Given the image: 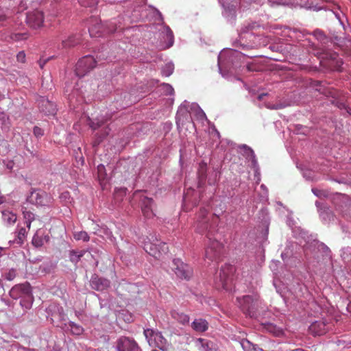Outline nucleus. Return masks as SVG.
I'll return each instance as SVG.
<instances>
[{"label": "nucleus", "instance_id": "obj_18", "mask_svg": "<svg viewBox=\"0 0 351 351\" xmlns=\"http://www.w3.org/2000/svg\"><path fill=\"white\" fill-rule=\"evenodd\" d=\"M330 56V66L331 69L334 71H341L343 61L339 58V56L336 53H332L329 55Z\"/></svg>", "mask_w": 351, "mask_h": 351}, {"label": "nucleus", "instance_id": "obj_5", "mask_svg": "<svg viewBox=\"0 0 351 351\" xmlns=\"http://www.w3.org/2000/svg\"><path fill=\"white\" fill-rule=\"evenodd\" d=\"M144 335L151 346L157 347L162 351L167 350V340L160 332L152 329L144 330Z\"/></svg>", "mask_w": 351, "mask_h": 351}, {"label": "nucleus", "instance_id": "obj_51", "mask_svg": "<svg viewBox=\"0 0 351 351\" xmlns=\"http://www.w3.org/2000/svg\"><path fill=\"white\" fill-rule=\"evenodd\" d=\"M3 201H4L3 197L0 196V204H2L3 202Z\"/></svg>", "mask_w": 351, "mask_h": 351}, {"label": "nucleus", "instance_id": "obj_59", "mask_svg": "<svg viewBox=\"0 0 351 351\" xmlns=\"http://www.w3.org/2000/svg\"><path fill=\"white\" fill-rule=\"evenodd\" d=\"M214 216H215V217H217V218L219 217L217 215H215Z\"/></svg>", "mask_w": 351, "mask_h": 351}, {"label": "nucleus", "instance_id": "obj_3", "mask_svg": "<svg viewBox=\"0 0 351 351\" xmlns=\"http://www.w3.org/2000/svg\"><path fill=\"white\" fill-rule=\"evenodd\" d=\"M243 311L250 317H256L258 307L259 306V295L257 294L253 295H244L239 300Z\"/></svg>", "mask_w": 351, "mask_h": 351}, {"label": "nucleus", "instance_id": "obj_34", "mask_svg": "<svg viewBox=\"0 0 351 351\" xmlns=\"http://www.w3.org/2000/svg\"><path fill=\"white\" fill-rule=\"evenodd\" d=\"M74 238L76 240H82L84 241H88L89 240V236L85 231H80L74 234Z\"/></svg>", "mask_w": 351, "mask_h": 351}, {"label": "nucleus", "instance_id": "obj_42", "mask_svg": "<svg viewBox=\"0 0 351 351\" xmlns=\"http://www.w3.org/2000/svg\"><path fill=\"white\" fill-rule=\"evenodd\" d=\"M167 71H163L166 76H169L173 73V66L171 65H167Z\"/></svg>", "mask_w": 351, "mask_h": 351}, {"label": "nucleus", "instance_id": "obj_11", "mask_svg": "<svg viewBox=\"0 0 351 351\" xmlns=\"http://www.w3.org/2000/svg\"><path fill=\"white\" fill-rule=\"evenodd\" d=\"M141 208L143 215L147 218H152L155 215L154 213V204L152 198L147 196H142L141 198Z\"/></svg>", "mask_w": 351, "mask_h": 351}, {"label": "nucleus", "instance_id": "obj_7", "mask_svg": "<svg viewBox=\"0 0 351 351\" xmlns=\"http://www.w3.org/2000/svg\"><path fill=\"white\" fill-rule=\"evenodd\" d=\"M173 270L178 277L189 280L193 275L192 268L180 259H175L173 262Z\"/></svg>", "mask_w": 351, "mask_h": 351}, {"label": "nucleus", "instance_id": "obj_19", "mask_svg": "<svg viewBox=\"0 0 351 351\" xmlns=\"http://www.w3.org/2000/svg\"><path fill=\"white\" fill-rule=\"evenodd\" d=\"M118 351H132V341L129 338L121 337L117 344Z\"/></svg>", "mask_w": 351, "mask_h": 351}, {"label": "nucleus", "instance_id": "obj_55", "mask_svg": "<svg viewBox=\"0 0 351 351\" xmlns=\"http://www.w3.org/2000/svg\"><path fill=\"white\" fill-rule=\"evenodd\" d=\"M263 95H260L258 96V99H262V97H263Z\"/></svg>", "mask_w": 351, "mask_h": 351}, {"label": "nucleus", "instance_id": "obj_4", "mask_svg": "<svg viewBox=\"0 0 351 351\" xmlns=\"http://www.w3.org/2000/svg\"><path fill=\"white\" fill-rule=\"evenodd\" d=\"M27 202L37 206H49L52 204V197L44 191L34 189L27 197Z\"/></svg>", "mask_w": 351, "mask_h": 351}, {"label": "nucleus", "instance_id": "obj_32", "mask_svg": "<svg viewBox=\"0 0 351 351\" xmlns=\"http://www.w3.org/2000/svg\"><path fill=\"white\" fill-rule=\"evenodd\" d=\"M23 217L25 219L27 227L29 229L32 221L34 220V215L30 211H23Z\"/></svg>", "mask_w": 351, "mask_h": 351}, {"label": "nucleus", "instance_id": "obj_24", "mask_svg": "<svg viewBox=\"0 0 351 351\" xmlns=\"http://www.w3.org/2000/svg\"><path fill=\"white\" fill-rule=\"evenodd\" d=\"M263 325L267 330L271 333H273L276 336H279L282 333L280 328H278L272 323H264Z\"/></svg>", "mask_w": 351, "mask_h": 351}, {"label": "nucleus", "instance_id": "obj_28", "mask_svg": "<svg viewBox=\"0 0 351 351\" xmlns=\"http://www.w3.org/2000/svg\"><path fill=\"white\" fill-rule=\"evenodd\" d=\"M242 148L243 149L245 156L247 158L252 160V162L253 163H255L256 159H255V154H254V151L250 147L247 146L246 145H243L242 146Z\"/></svg>", "mask_w": 351, "mask_h": 351}, {"label": "nucleus", "instance_id": "obj_26", "mask_svg": "<svg viewBox=\"0 0 351 351\" xmlns=\"http://www.w3.org/2000/svg\"><path fill=\"white\" fill-rule=\"evenodd\" d=\"M104 25L105 35L113 33L117 30V23L115 21L107 22Z\"/></svg>", "mask_w": 351, "mask_h": 351}, {"label": "nucleus", "instance_id": "obj_16", "mask_svg": "<svg viewBox=\"0 0 351 351\" xmlns=\"http://www.w3.org/2000/svg\"><path fill=\"white\" fill-rule=\"evenodd\" d=\"M192 328L197 332H203L208 330V323L203 319H195L191 324Z\"/></svg>", "mask_w": 351, "mask_h": 351}, {"label": "nucleus", "instance_id": "obj_1", "mask_svg": "<svg viewBox=\"0 0 351 351\" xmlns=\"http://www.w3.org/2000/svg\"><path fill=\"white\" fill-rule=\"evenodd\" d=\"M208 213V211L206 208H203L199 210L197 215L196 228L199 233L207 232L206 237L208 239V243L205 250L206 258L217 263L221 256L223 246L218 241L211 238L213 231L207 218Z\"/></svg>", "mask_w": 351, "mask_h": 351}, {"label": "nucleus", "instance_id": "obj_39", "mask_svg": "<svg viewBox=\"0 0 351 351\" xmlns=\"http://www.w3.org/2000/svg\"><path fill=\"white\" fill-rule=\"evenodd\" d=\"M60 199H61V201H62L65 203L70 202V199H71L70 193L69 191L62 192L60 195Z\"/></svg>", "mask_w": 351, "mask_h": 351}, {"label": "nucleus", "instance_id": "obj_58", "mask_svg": "<svg viewBox=\"0 0 351 351\" xmlns=\"http://www.w3.org/2000/svg\"><path fill=\"white\" fill-rule=\"evenodd\" d=\"M186 197H184V202H186Z\"/></svg>", "mask_w": 351, "mask_h": 351}, {"label": "nucleus", "instance_id": "obj_35", "mask_svg": "<svg viewBox=\"0 0 351 351\" xmlns=\"http://www.w3.org/2000/svg\"><path fill=\"white\" fill-rule=\"evenodd\" d=\"M17 275L16 270L14 269H10L4 274L5 279L8 280H13Z\"/></svg>", "mask_w": 351, "mask_h": 351}, {"label": "nucleus", "instance_id": "obj_36", "mask_svg": "<svg viewBox=\"0 0 351 351\" xmlns=\"http://www.w3.org/2000/svg\"><path fill=\"white\" fill-rule=\"evenodd\" d=\"M162 90L167 95H172L174 94V89L170 84H163L162 85Z\"/></svg>", "mask_w": 351, "mask_h": 351}, {"label": "nucleus", "instance_id": "obj_45", "mask_svg": "<svg viewBox=\"0 0 351 351\" xmlns=\"http://www.w3.org/2000/svg\"><path fill=\"white\" fill-rule=\"evenodd\" d=\"M133 351H141L137 343L133 340Z\"/></svg>", "mask_w": 351, "mask_h": 351}, {"label": "nucleus", "instance_id": "obj_41", "mask_svg": "<svg viewBox=\"0 0 351 351\" xmlns=\"http://www.w3.org/2000/svg\"><path fill=\"white\" fill-rule=\"evenodd\" d=\"M33 132H34V134L36 137H40V136H42L43 135V130L40 128L38 127V126H35L34 128Z\"/></svg>", "mask_w": 351, "mask_h": 351}, {"label": "nucleus", "instance_id": "obj_49", "mask_svg": "<svg viewBox=\"0 0 351 351\" xmlns=\"http://www.w3.org/2000/svg\"><path fill=\"white\" fill-rule=\"evenodd\" d=\"M12 167H13V165L12 163L10 162L7 165V168L9 169H12Z\"/></svg>", "mask_w": 351, "mask_h": 351}, {"label": "nucleus", "instance_id": "obj_43", "mask_svg": "<svg viewBox=\"0 0 351 351\" xmlns=\"http://www.w3.org/2000/svg\"><path fill=\"white\" fill-rule=\"evenodd\" d=\"M102 124L99 122L95 123L94 121L91 122L90 123V126L93 130H97L98 128H99Z\"/></svg>", "mask_w": 351, "mask_h": 351}, {"label": "nucleus", "instance_id": "obj_48", "mask_svg": "<svg viewBox=\"0 0 351 351\" xmlns=\"http://www.w3.org/2000/svg\"><path fill=\"white\" fill-rule=\"evenodd\" d=\"M337 106H338L339 108H346V107H345V104H343V103H339V104H337Z\"/></svg>", "mask_w": 351, "mask_h": 351}, {"label": "nucleus", "instance_id": "obj_6", "mask_svg": "<svg viewBox=\"0 0 351 351\" xmlns=\"http://www.w3.org/2000/svg\"><path fill=\"white\" fill-rule=\"evenodd\" d=\"M96 64L97 60L92 56L82 58L76 64V75L80 77L84 76L96 66Z\"/></svg>", "mask_w": 351, "mask_h": 351}, {"label": "nucleus", "instance_id": "obj_10", "mask_svg": "<svg viewBox=\"0 0 351 351\" xmlns=\"http://www.w3.org/2000/svg\"><path fill=\"white\" fill-rule=\"evenodd\" d=\"M43 21L44 15L41 11L36 10L27 14L26 22L31 28L37 29L40 27Z\"/></svg>", "mask_w": 351, "mask_h": 351}, {"label": "nucleus", "instance_id": "obj_30", "mask_svg": "<svg viewBox=\"0 0 351 351\" xmlns=\"http://www.w3.org/2000/svg\"><path fill=\"white\" fill-rule=\"evenodd\" d=\"M69 326L71 328V331L73 335H80L84 331V329L81 326L77 325L74 322H70Z\"/></svg>", "mask_w": 351, "mask_h": 351}, {"label": "nucleus", "instance_id": "obj_44", "mask_svg": "<svg viewBox=\"0 0 351 351\" xmlns=\"http://www.w3.org/2000/svg\"><path fill=\"white\" fill-rule=\"evenodd\" d=\"M48 60H49V59H46V60L40 59L38 61V64H39V66H40V69H43L45 64L47 62Z\"/></svg>", "mask_w": 351, "mask_h": 351}, {"label": "nucleus", "instance_id": "obj_27", "mask_svg": "<svg viewBox=\"0 0 351 351\" xmlns=\"http://www.w3.org/2000/svg\"><path fill=\"white\" fill-rule=\"evenodd\" d=\"M84 254V252L83 251L76 252L75 250H71L69 252L70 261L76 264L80 261V258L83 256Z\"/></svg>", "mask_w": 351, "mask_h": 351}, {"label": "nucleus", "instance_id": "obj_13", "mask_svg": "<svg viewBox=\"0 0 351 351\" xmlns=\"http://www.w3.org/2000/svg\"><path fill=\"white\" fill-rule=\"evenodd\" d=\"M82 42V36L80 34H75L69 36L66 39L62 41V49H69L75 47Z\"/></svg>", "mask_w": 351, "mask_h": 351}, {"label": "nucleus", "instance_id": "obj_8", "mask_svg": "<svg viewBox=\"0 0 351 351\" xmlns=\"http://www.w3.org/2000/svg\"><path fill=\"white\" fill-rule=\"evenodd\" d=\"M233 267L231 265H225L221 267L219 272V280L216 282L218 288L226 290L229 289L230 282L231 281L230 274L233 272Z\"/></svg>", "mask_w": 351, "mask_h": 351}, {"label": "nucleus", "instance_id": "obj_38", "mask_svg": "<svg viewBox=\"0 0 351 351\" xmlns=\"http://www.w3.org/2000/svg\"><path fill=\"white\" fill-rule=\"evenodd\" d=\"M10 38L14 41H19L27 38L26 34L16 33L10 35Z\"/></svg>", "mask_w": 351, "mask_h": 351}, {"label": "nucleus", "instance_id": "obj_12", "mask_svg": "<svg viewBox=\"0 0 351 351\" xmlns=\"http://www.w3.org/2000/svg\"><path fill=\"white\" fill-rule=\"evenodd\" d=\"M88 31L91 37L98 38L105 35L104 25L97 19L91 20Z\"/></svg>", "mask_w": 351, "mask_h": 351}, {"label": "nucleus", "instance_id": "obj_17", "mask_svg": "<svg viewBox=\"0 0 351 351\" xmlns=\"http://www.w3.org/2000/svg\"><path fill=\"white\" fill-rule=\"evenodd\" d=\"M164 30L162 33L165 34L164 38L167 40L166 45L162 47V49H168L171 47L173 44L174 36L172 30L167 25H165L163 27Z\"/></svg>", "mask_w": 351, "mask_h": 351}, {"label": "nucleus", "instance_id": "obj_21", "mask_svg": "<svg viewBox=\"0 0 351 351\" xmlns=\"http://www.w3.org/2000/svg\"><path fill=\"white\" fill-rule=\"evenodd\" d=\"M2 217L3 221L9 225L14 224L17 219L16 214L8 210L2 212Z\"/></svg>", "mask_w": 351, "mask_h": 351}, {"label": "nucleus", "instance_id": "obj_47", "mask_svg": "<svg viewBox=\"0 0 351 351\" xmlns=\"http://www.w3.org/2000/svg\"><path fill=\"white\" fill-rule=\"evenodd\" d=\"M328 94L331 95L332 97H335L337 96V92L335 90H330Z\"/></svg>", "mask_w": 351, "mask_h": 351}, {"label": "nucleus", "instance_id": "obj_56", "mask_svg": "<svg viewBox=\"0 0 351 351\" xmlns=\"http://www.w3.org/2000/svg\"><path fill=\"white\" fill-rule=\"evenodd\" d=\"M293 351H304V350H302V349H296V350H293Z\"/></svg>", "mask_w": 351, "mask_h": 351}, {"label": "nucleus", "instance_id": "obj_46", "mask_svg": "<svg viewBox=\"0 0 351 351\" xmlns=\"http://www.w3.org/2000/svg\"><path fill=\"white\" fill-rule=\"evenodd\" d=\"M6 16L0 10V23L5 21Z\"/></svg>", "mask_w": 351, "mask_h": 351}, {"label": "nucleus", "instance_id": "obj_53", "mask_svg": "<svg viewBox=\"0 0 351 351\" xmlns=\"http://www.w3.org/2000/svg\"><path fill=\"white\" fill-rule=\"evenodd\" d=\"M347 112H348V113L351 114V108H349L347 110Z\"/></svg>", "mask_w": 351, "mask_h": 351}, {"label": "nucleus", "instance_id": "obj_23", "mask_svg": "<svg viewBox=\"0 0 351 351\" xmlns=\"http://www.w3.org/2000/svg\"><path fill=\"white\" fill-rule=\"evenodd\" d=\"M92 286L97 290H102L109 286V282L106 280L94 279L91 281Z\"/></svg>", "mask_w": 351, "mask_h": 351}, {"label": "nucleus", "instance_id": "obj_29", "mask_svg": "<svg viewBox=\"0 0 351 351\" xmlns=\"http://www.w3.org/2000/svg\"><path fill=\"white\" fill-rule=\"evenodd\" d=\"M26 234H27V231H26L25 228H21L17 232L16 240V243L18 244L23 243V242L25 239V237H26Z\"/></svg>", "mask_w": 351, "mask_h": 351}, {"label": "nucleus", "instance_id": "obj_20", "mask_svg": "<svg viewBox=\"0 0 351 351\" xmlns=\"http://www.w3.org/2000/svg\"><path fill=\"white\" fill-rule=\"evenodd\" d=\"M171 317L182 324L189 322V316L184 313L173 310L171 312Z\"/></svg>", "mask_w": 351, "mask_h": 351}, {"label": "nucleus", "instance_id": "obj_14", "mask_svg": "<svg viewBox=\"0 0 351 351\" xmlns=\"http://www.w3.org/2000/svg\"><path fill=\"white\" fill-rule=\"evenodd\" d=\"M39 108L47 115H53L56 112L54 104L46 99L41 100L39 103Z\"/></svg>", "mask_w": 351, "mask_h": 351}, {"label": "nucleus", "instance_id": "obj_40", "mask_svg": "<svg viewBox=\"0 0 351 351\" xmlns=\"http://www.w3.org/2000/svg\"><path fill=\"white\" fill-rule=\"evenodd\" d=\"M17 61L21 63L25 62V53L23 51H19L16 56Z\"/></svg>", "mask_w": 351, "mask_h": 351}, {"label": "nucleus", "instance_id": "obj_33", "mask_svg": "<svg viewBox=\"0 0 351 351\" xmlns=\"http://www.w3.org/2000/svg\"><path fill=\"white\" fill-rule=\"evenodd\" d=\"M196 346L201 351H208V349L209 348L208 342L202 338H199L197 340Z\"/></svg>", "mask_w": 351, "mask_h": 351}, {"label": "nucleus", "instance_id": "obj_22", "mask_svg": "<svg viewBox=\"0 0 351 351\" xmlns=\"http://www.w3.org/2000/svg\"><path fill=\"white\" fill-rule=\"evenodd\" d=\"M207 172V164L202 162L199 164L197 175L199 178V182L202 183L205 181Z\"/></svg>", "mask_w": 351, "mask_h": 351}, {"label": "nucleus", "instance_id": "obj_9", "mask_svg": "<svg viewBox=\"0 0 351 351\" xmlns=\"http://www.w3.org/2000/svg\"><path fill=\"white\" fill-rule=\"evenodd\" d=\"M31 287L29 283L25 282L14 285L10 291V296L17 300L20 298L29 296L31 295Z\"/></svg>", "mask_w": 351, "mask_h": 351}, {"label": "nucleus", "instance_id": "obj_50", "mask_svg": "<svg viewBox=\"0 0 351 351\" xmlns=\"http://www.w3.org/2000/svg\"><path fill=\"white\" fill-rule=\"evenodd\" d=\"M245 343H246L247 344H248V345H250V341H246L245 342H243V343H242V346H243L244 348H246V345L245 344Z\"/></svg>", "mask_w": 351, "mask_h": 351}, {"label": "nucleus", "instance_id": "obj_54", "mask_svg": "<svg viewBox=\"0 0 351 351\" xmlns=\"http://www.w3.org/2000/svg\"><path fill=\"white\" fill-rule=\"evenodd\" d=\"M138 125H140V124H138V123H136V124L135 125V128H136V129H138Z\"/></svg>", "mask_w": 351, "mask_h": 351}, {"label": "nucleus", "instance_id": "obj_2", "mask_svg": "<svg viewBox=\"0 0 351 351\" xmlns=\"http://www.w3.org/2000/svg\"><path fill=\"white\" fill-rule=\"evenodd\" d=\"M138 243L143 246L146 252L157 259L161 258L163 254H166L169 252L167 245L154 236H152L151 238L140 237Z\"/></svg>", "mask_w": 351, "mask_h": 351}, {"label": "nucleus", "instance_id": "obj_37", "mask_svg": "<svg viewBox=\"0 0 351 351\" xmlns=\"http://www.w3.org/2000/svg\"><path fill=\"white\" fill-rule=\"evenodd\" d=\"M79 3L84 7H92L97 4L98 0H78Z\"/></svg>", "mask_w": 351, "mask_h": 351}, {"label": "nucleus", "instance_id": "obj_52", "mask_svg": "<svg viewBox=\"0 0 351 351\" xmlns=\"http://www.w3.org/2000/svg\"><path fill=\"white\" fill-rule=\"evenodd\" d=\"M143 290H140L139 289H138V290L136 291V293H142Z\"/></svg>", "mask_w": 351, "mask_h": 351}, {"label": "nucleus", "instance_id": "obj_25", "mask_svg": "<svg viewBox=\"0 0 351 351\" xmlns=\"http://www.w3.org/2000/svg\"><path fill=\"white\" fill-rule=\"evenodd\" d=\"M44 240L43 235H40L39 230H38L33 237L32 243L36 247H39L44 245Z\"/></svg>", "mask_w": 351, "mask_h": 351}, {"label": "nucleus", "instance_id": "obj_57", "mask_svg": "<svg viewBox=\"0 0 351 351\" xmlns=\"http://www.w3.org/2000/svg\"><path fill=\"white\" fill-rule=\"evenodd\" d=\"M99 143H97V142H95L94 144H93V146H95L96 144H98Z\"/></svg>", "mask_w": 351, "mask_h": 351}, {"label": "nucleus", "instance_id": "obj_15", "mask_svg": "<svg viewBox=\"0 0 351 351\" xmlns=\"http://www.w3.org/2000/svg\"><path fill=\"white\" fill-rule=\"evenodd\" d=\"M309 330L315 335H322L326 331V324L324 322L316 321L310 326Z\"/></svg>", "mask_w": 351, "mask_h": 351}, {"label": "nucleus", "instance_id": "obj_31", "mask_svg": "<svg viewBox=\"0 0 351 351\" xmlns=\"http://www.w3.org/2000/svg\"><path fill=\"white\" fill-rule=\"evenodd\" d=\"M97 173L98 178L100 181H104L106 179L107 173L104 165L101 164L97 166Z\"/></svg>", "mask_w": 351, "mask_h": 351}]
</instances>
